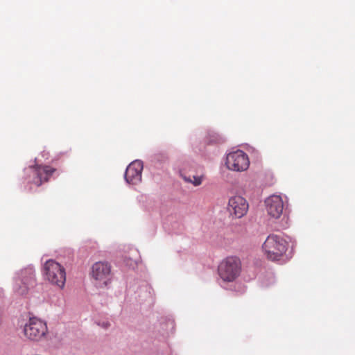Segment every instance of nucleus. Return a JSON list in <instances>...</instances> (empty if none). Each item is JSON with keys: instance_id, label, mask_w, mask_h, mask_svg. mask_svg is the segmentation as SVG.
<instances>
[{"instance_id": "nucleus-1", "label": "nucleus", "mask_w": 355, "mask_h": 355, "mask_svg": "<svg viewBox=\"0 0 355 355\" xmlns=\"http://www.w3.org/2000/svg\"><path fill=\"white\" fill-rule=\"evenodd\" d=\"M241 261L238 257L230 256L222 260L218 267L220 277L226 282H232L241 272Z\"/></svg>"}, {"instance_id": "nucleus-6", "label": "nucleus", "mask_w": 355, "mask_h": 355, "mask_svg": "<svg viewBox=\"0 0 355 355\" xmlns=\"http://www.w3.org/2000/svg\"><path fill=\"white\" fill-rule=\"evenodd\" d=\"M92 276L97 286H106L112 279L110 265L105 261L95 263L92 267Z\"/></svg>"}, {"instance_id": "nucleus-5", "label": "nucleus", "mask_w": 355, "mask_h": 355, "mask_svg": "<svg viewBox=\"0 0 355 355\" xmlns=\"http://www.w3.org/2000/svg\"><path fill=\"white\" fill-rule=\"evenodd\" d=\"M46 322L37 318H31L24 327L25 337L32 341H39L47 334Z\"/></svg>"}, {"instance_id": "nucleus-8", "label": "nucleus", "mask_w": 355, "mask_h": 355, "mask_svg": "<svg viewBox=\"0 0 355 355\" xmlns=\"http://www.w3.org/2000/svg\"><path fill=\"white\" fill-rule=\"evenodd\" d=\"M248 207V203L244 198L235 196L230 198L227 210L232 216L240 218L247 214Z\"/></svg>"}, {"instance_id": "nucleus-10", "label": "nucleus", "mask_w": 355, "mask_h": 355, "mask_svg": "<svg viewBox=\"0 0 355 355\" xmlns=\"http://www.w3.org/2000/svg\"><path fill=\"white\" fill-rule=\"evenodd\" d=\"M266 211L271 217L279 218L284 208L283 200L281 196L273 195L265 200Z\"/></svg>"}, {"instance_id": "nucleus-3", "label": "nucleus", "mask_w": 355, "mask_h": 355, "mask_svg": "<svg viewBox=\"0 0 355 355\" xmlns=\"http://www.w3.org/2000/svg\"><path fill=\"white\" fill-rule=\"evenodd\" d=\"M288 243L277 235H270L263 244V250L268 259L279 260L286 252Z\"/></svg>"}, {"instance_id": "nucleus-2", "label": "nucleus", "mask_w": 355, "mask_h": 355, "mask_svg": "<svg viewBox=\"0 0 355 355\" xmlns=\"http://www.w3.org/2000/svg\"><path fill=\"white\" fill-rule=\"evenodd\" d=\"M44 274L46 281L59 288H63L66 282L64 268L53 259L46 261L44 265Z\"/></svg>"}, {"instance_id": "nucleus-4", "label": "nucleus", "mask_w": 355, "mask_h": 355, "mask_svg": "<svg viewBox=\"0 0 355 355\" xmlns=\"http://www.w3.org/2000/svg\"><path fill=\"white\" fill-rule=\"evenodd\" d=\"M35 282V270L33 267L28 266L21 270L15 279V292L19 295H26Z\"/></svg>"}, {"instance_id": "nucleus-11", "label": "nucleus", "mask_w": 355, "mask_h": 355, "mask_svg": "<svg viewBox=\"0 0 355 355\" xmlns=\"http://www.w3.org/2000/svg\"><path fill=\"white\" fill-rule=\"evenodd\" d=\"M143 163L136 160L130 163L126 168L125 178L127 182L132 184H137L141 180Z\"/></svg>"}, {"instance_id": "nucleus-12", "label": "nucleus", "mask_w": 355, "mask_h": 355, "mask_svg": "<svg viewBox=\"0 0 355 355\" xmlns=\"http://www.w3.org/2000/svg\"><path fill=\"white\" fill-rule=\"evenodd\" d=\"M186 181L191 182L195 186H198L202 184V176H195L189 177L185 178Z\"/></svg>"}, {"instance_id": "nucleus-13", "label": "nucleus", "mask_w": 355, "mask_h": 355, "mask_svg": "<svg viewBox=\"0 0 355 355\" xmlns=\"http://www.w3.org/2000/svg\"><path fill=\"white\" fill-rule=\"evenodd\" d=\"M98 324L103 328H107L110 326V323L108 322H103L101 324L98 323Z\"/></svg>"}, {"instance_id": "nucleus-7", "label": "nucleus", "mask_w": 355, "mask_h": 355, "mask_svg": "<svg viewBox=\"0 0 355 355\" xmlns=\"http://www.w3.org/2000/svg\"><path fill=\"white\" fill-rule=\"evenodd\" d=\"M225 164L228 169L234 171H244L250 165L248 156L243 151L238 150L230 153L226 157Z\"/></svg>"}, {"instance_id": "nucleus-9", "label": "nucleus", "mask_w": 355, "mask_h": 355, "mask_svg": "<svg viewBox=\"0 0 355 355\" xmlns=\"http://www.w3.org/2000/svg\"><path fill=\"white\" fill-rule=\"evenodd\" d=\"M29 170L35 176L33 178V183L38 187L43 182L49 181L55 171V168L47 165H37L30 167Z\"/></svg>"}]
</instances>
